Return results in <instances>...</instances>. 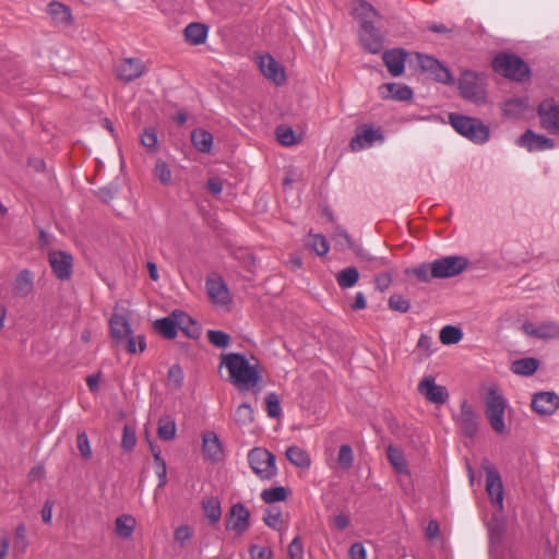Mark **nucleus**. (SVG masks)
<instances>
[{
  "instance_id": "obj_1",
  "label": "nucleus",
  "mask_w": 559,
  "mask_h": 559,
  "mask_svg": "<svg viewBox=\"0 0 559 559\" xmlns=\"http://www.w3.org/2000/svg\"><path fill=\"white\" fill-rule=\"evenodd\" d=\"M221 366L227 369L230 382L241 391L253 389L262 380L259 361L253 357L249 359L239 353L224 354Z\"/></svg>"
},
{
  "instance_id": "obj_2",
  "label": "nucleus",
  "mask_w": 559,
  "mask_h": 559,
  "mask_svg": "<svg viewBox=\"0 0 559 559\" xmlns=\"http://www.w3.org/2000/svg\"><path fill=\"white\" fill-rule=\"evenodd\" d=\"M449 123L460 135L474 144L483 145L490 139V128L478 118L450 114Z\"/></svg>"
},
{
  "instance_id": "obj_3",
  "label": "nucleus",
  "mask_w": 559,
  "mask_h": 559,
  "mask_svg": "<svg viewBox=\"0 0 559 559\" xmlns=\"http://www.w3.org/2000/svg\"><path fill=\"white\" fill-rule=\"evenodd\" d=\"M248 463L261 480H271L277 475L275 455L264 448H253L248 453Z\"/></svg>"
},
{
  "instance_id": "obj_4",
  "label": "nucleus",
  "mask_w": 559,
  "mask_h": 559,
  "mask_svg": "<svg viewBox=\"0 0 559 559\" xmlns=\"http://www.w3.org/2000/svg\"><path fill=\"white\" fill-rule=\"evenodd\" d=\"M508 406V401L496 389L490 388L485 399V412L491 428L497 433L506 431L504 413Z\"/></svg>"
},
{
  "instance_id": "obj_5",
  "label": "nucleus",
  "mask_w": 559,
  "mask_h": 559,
  "mask_svg": "<svg viewBox=\"0 0 559 559\" xmlns=\"http://www.w3.org/2000/svg\"><path fill=\"white\" fill-rule=\"evenodd\" d=\"M493 70L506 78L522 81L530 74L528 66L512 53L498 55L492 61Z\"/></svg>"
},
{
  "instance_id": "obj_6",
  "label": "nucleus",
  "mask_w": 559,
  "mask_h": 559,
  "mask_svg": "<svg viewBox=\"0 0 559 559\" xmlns=\"http://www.w3.org/2000/svg\"><path fill=\"white\" fill-rule=\"evenodd\" d=\"M459 90L463 98L475 104H481L486 99L485 78L480 73L464 71L459 80Z\"/></svg>"
},
{
  "instance_id": "obj_7",
  "label": "nucleus",
  "mask_w": 559,
  "mask_h": 559,
  "mask_svg": "<svg viewBox=\"0 0 559 559\" xmlns=\"http://www.w3.org/2000/svg\"><path fill=\"white\" fill-rule=\"evenodd\" d=\"M468 265L467 258L463 255H447L430 263L433 278H448L460 275Z\"/></svg>"
},
{
  "instance_id": "obj_8",
  "label": "nucleus",
  "mask_w": 559,
  "mask_h": 559,
  "mask_svg": "<svg viewBox=\"0 0 559 559\" xmlns=\"http://www.w3.org/2000/svg\"><path fill=\"white\" fill-rule=\"evenodd\" d=\"M383 142L384 135L380 128H374L372 124H362L356 129L355 135L349 142V147L353 152H360Z\"/></svg>"
},
{
  "instance_id": "obj_9",
  "label": "nucleus",
  "mask_w": 559,
  "mask_h": 559,
  "mask_svg": "<svg viewBox=\"0 0 559 559\" xmlns=\"http://www.w3.org/2000/svg\"><path fill=\"white\" fill-rule=\"evenodd\" d=\"M483 468L486 472V491L490 501L499 512L503 510V485L496 467L488 461H485Z\"/></svg>"
},
{
  "instance_id": "obj_10",
  "label": "nucleus",
  "mask_w": 559,
  "mask_h": 559,
  "mask_svg": "<svg viewBox=\"0 0 559 559\" xmlns=\"http://www.w3.org/2000/svg\"><path fill=\"white\" fill-rule=\"evenodd\" d=\"M416 58L421 71L427 73L431 79L444 84H454V79L450 70L439 60L423 53H416Z\"/></svg>"
},
{
  "instance_id": "obj_11",
  "label": "nucleus",
  "mask_w": 559,
  "mask_h": 559,
  "mask_svg": "<svg viewBox=\"0 0 559 559\" xmlns=\"http://www.w3.org/2000/svg\"><path fill=\"white\" fill-rule=\"evenodd\" d=\"M417 390L429 403L443 405L449 400L448 389L444 385L437 384L432 376L423 377L417 385Z\"/></svg>"
},
{
  "instance_id": "obj_12",
  "label": "nucleus",
  "mask_w": 559,
  "mask_h": 559,
  "mask_svg": "<svg viewBox=\"0 0 559 559\" xmlns=\"http://www.w3.org/2000/svg\"><path fill=\"white\" fill-rule=\"evenodd\" d=\"M540 127L549 133H559V105L555 99H546L538 106Z\"/></svg>"
},
{
  "instance_id": "obj_13",
  "label": "nucleus",
  "mask_w": 559,
  "mask_h": 559,
  "mask_svg": "<svg viewBox=\"0 0 559 559\" xmlns=\"http://www.w3.org/2000/svg\"><path fill=\"white\" fill-rule=\"evenodd\" d=\"M145 71L146 68L144 63L138 58L121 59L115 67L117 79L126 83L139 79Z\"/></svg>"
},
{
  "instance_id": "obj_14",
  "label": "nucleus",
  "mask_w": 559,
  "mask_h": 559,
  "mask_svg": "<svg viewBox=\"0 0 559 559\" xmlns=\"http://www.w3.org/2000/svg\"><path fill=\"white\" fill-rule=\"evenodd\" d=\"M516 145L526 148L530 153L552 150L556 142L545 135L538 134L533 130H526L515 141Z\"/></svg>"
},
{
  "instance_id": "obj_15",
  "label": "nucleus",
  "mask_w": 559,
  "mask_h": 559,
  "mask_svg": "<svg viewBox=\"0 0 559 559\" xmlns=\"http://www.w3.org/2000/svg\"><path fill=\"white\" fill-rule=\"evenodd\" d=\"M48 260L53 274L60 281H67L71 277L73 271V257L71 253L55 250L49 252Z\"/></svg>"
},
{
  "instance_id": "obj_16",
  "label": "nucleus",
  "mask_w": 559,
  "mask_h": 559,
  "mask_svg": "<svg viewBox=\"0 0 559 559\" xmlns=\"http://www.w3.org/2000/svg\"><path fill=\"white\" fill-rule=\"evenodd\" d=\"M523 332L533 338L537 340H548L555 337L559 328L554 321H526L522 324Z\"/></svg>"
},
{
  "instance_id": "obj_17",
  "label": "nucleus",
  "mask_w": 559,
  "mask_h": 559,
  "mask_svg": "<svg viewBox=\"0 0 559 559\" xmlns=\"http://www.w3.org/2000/svg\"><path fill=\"white\" fill-rule=\"evenodd\" d=\"M359 39L362 47L371 52L378 53L382 49L383 39L378 28L372 23L365 22L360 26Z\"/></svg>"
},
{
  "instance_id": "obj_18",
  "label": "nucleus",
  "mask_w": 559,
  "mask_h": 559,
  "mask_svg": "<svg viewBox=\"0 0 559 559\" xmlns=\"http://www.w3.org/2000/svg\"><path fill=\"white\" fill-rule=\"evenodd\" d=\"M206 290L211 301L215 305L228 306L231 302L229 289L222 277L207 278Z\"/></svg>"
},
{
  "instance_id": "obj_19",
  "label": "nucleus",
  "mask_w": 559,
  "mask_h": 559,
  "mask_svg": "<svg viewBox=\"0 0 559 559\" xmlns=\"http://www.w3.org/2000/svg\"><path fill=\"white\" fill-rule=\"evenodd\" d=\"M531 110L526 97H512L501 105L502 116L507 120H521Z\"/></svg>"
},
{
  "instance_id": "obj_20",
  "label": "nucleus",
  "mask_w": 559,
  "mask_h": 559,
  "mask_svg": "<svg viewBox=\"0 0 559 559\" xmlns=\"http://www.w3.org/2000/svg\"><path fill=\"white\" fill-rule=\"evenodd\" d=\"M455 420L467 437H473L476 435L478 429L477 415L473 407L467 403V401L462 402L460 413Z\"/></svg>"
},
{
  "instance_id": "obj_21",
  "label": "nucleus",
  "mask_w": 559,
  "mask_h": 559,
  "mask_svg": "<svg viewBox=\"0 0 559 559\" xmlns=\"http://www.w3.org/2000/svg\"><path fill=\"white\" fill-rule=\"evenodd\" d=\"M559 407V396L554 392H540L533 396L532 408L539 415H551Z\"/></svg>"
},
{
  "instance_id": "obj_22",
  "label": "nucleus",
  "mask_w": 559,
  "mask_h": 559,
  "mask_svg": "<svg viewBox=\"0 0 559 559\" xmlns=\"http://www.w3.org/2000/svg\"><path fill=\"white\" fill-rule=\"evenodd\" d=\"M259 67L263 75L272 80L276 85H281L285 82V71L272 56H260Z\"/></svg>"
},
{
  "instance_id": "obj_23",
  "label": "nucleus",
  "mask_w": 559,
  "mask_h": 559,
  "mask_svg": "<svg viewBox=\"0 0 559 559\" xmlns=\"http://www.w3.org/2000/svg\"><path fill=\"white\" fill-rule=\"evenodd\" d=\"M250 512L242 503H236L231 507L227 527L235 531L238 535L243 534L249 527Z\"/></svg>"
},
{
  "instance_id": "obj_24",
  "label": "nucleus",
  "mask_w": 559,
  "mask_h": 559,
  "mask_svg": "<svg viewBox=\"0 0 559 559\" xmlns=\"http://www.w3.org/2000/svg\"><path fill=\"white\" fill-rule=\"evenodd\" d=\"M202 451L205 457L212 462H218L223 459V447L214 431H205L202 435Z\"/></svg>"
},
{
  "instance_id": "obj_25",
  "label": "nucleus",
  "mask_w": 559,
  "mask_h": 559,
  "mask_svg": "<svg viewBox=\"0 0 559 559\" xmlns=\"http://www.w3.org/2000/svg\"><path fill=\"white\" fill-rule=\"evenodd\" d=\"M382 59L392 76H400L404 73L406 52L403 49L395 48L386 50Z\"/></svg>"
},
{
  "instance_id": "obj_26",
  "label": "nucleus",
  "mask_w": 559,
  "mask_h": 559,
  "mask_svg": "<svg viewBox=\"0 0 559 559\" xmlns=\"http://www.w3.org/2000/svg\"><path fill=\"white\" fill-rule=\"evenodd\" d=\"M109 330L112 338L122 341L132 333L126 314L115 311L109 320Z\"/></svg>"
},
{
  "instance_id": "obj_27",
  "label": "nucleus",
  "mask_w": 559,
  "mask_h": 559,
  "mask_svg": "<svg viewBox=\"0 0 559 559\" xmlns=\"http://www.w3.org/2000/svg\"><path fill=\"white\" fill-rule=\"evenodd\" d=\"M383 98L405 102L413 98V91L409 86L400 83H386L379 87Z\"/></svg>"
},
{
  "instance_id": "obj_28",
  "label": "nucleus",
  "mask_w": 559,
  "mask_h": 559,
  "mask_svg": "<svg viewBox=\"0 0 559 559\" xmlns=\"http://www.w3.org/2000/svg\"><path fill=\"white\" fill-rule=\"evenodd\" d=\"M386 456L390 464L397 474L409 476L408 464L402 449L394 445H389L386 448Z\"/></svg>"
},
{
  "instance_id": "obj_29",
  "label": "nucleus",
  "mask_w": 559,
  "mask_h": 559,
  "mask_svg": "<svg viewBox=\"0 0 559 559\" xmlns=\"http://www.w3.org/2000/svg\"><path fill=\"white\" fill-rule=\"evenodd\" d=\"M47 12L57 25L67 26L71 23L72 15L69 7L61 2L52 1L48 4Z\"/></svg>"
},
{
  "instance_id": "obj_30",
  "label": "nucleus",
  "mask_w": 559,
  "mask_h": 559,
  "mask_svg": "<svg viewBox=\"0 0 559 559\" xmlns=\"http://www.w3.org/2000/svg\"><path fill=\"white\" fill-rule=\"evenodd\" d=\"M136 521L130 514H121L115 521V534L122 539H129L135 530Z\"/></svg>"
},
{
  "instance_id": "obj_31",
  "label": "nucleus",
  "mask_w": 559,
  "mask_h": 559,
  "mask_svg": "<svg viewBox=\"0 0 559 559\" xmlns=\"http://www.w3.org/2000/svg\"><path fill=\"white\" fill-rule=\"evenodd\" d=\"M177 330H181L187 336L195 338L200 334L198 323L187 313L182 311H175Z\"/></svg>"
},
{
  "instance_id": "obj_32",
  "label": "nucleus",
  "mask_w": 559,
  "mask_h": 559,
  "mask_svg": "<svg viewBox=\"0 0 559 559\" xmlns=\"http://www.w3.org/2000/svg\"><path fill=\"white\" fill-rule=\"evenodd\" d=\"M353 15L360 22V25L365 22L372 23L377 16L374 8L366 1L356 0L353 3Z\"/></svg>"
},
{
  "instance_id": "obj_33",
  "label": "nucleus",
  "mask_w": 559,
  "mask_h": 559,
  "mask_svg": "<svg viewBox=\"0 0 559 559\" xmlns=\"http://www.w3.org/2000/svg\"><path fill=\"white\" fill-rule=\"evenodd\" d=\"M15 295L26 297L33 290V275L28 270H22L13 283Z\"/></svg>"
},
{
  "instance_id": "obj_34",
  "label": "nucleus",
  "mask_w": 559,
  "mask_h": 559,
  "mask_svg": "<svg viewBox=\"0 0 559 559\" xmlns=\"http://www.w3.org/2000/svg\"><path fill=\"white\" fill-rule=\"evenodd\" d=\"M154 329L169 340L175 338L178 334L175 311L168 317L155 320Z\"/></svg>"
},
{
  "instance_id": "obj_35",
  "label": "nucleus",
  "mask_w": 559,
  "mask_h": 559,
  "mask_svg": "<svg viewBox=\"0 0 559 559\" xmlns=\"http://www.w3.org/2000/svg\"><path fill=\"white\" fill-rule=\"evenodd\" d=\"M287 460L295 466L300 468H309L311 464L310 455L300 447L292 445L286 450Z\"/></svg>"
},
{
  "instance_id": "obj_36",
  "label": "nucleus",
  "mask_w": 559,
  "mask_h": 559,
  "mask_svg": "<svg viewBox=\"0 0 559 559\" xmlns=\"http://www.w3.org/2000/svg\"><path fill=\"white\" fill-rule=\"evenodd\" d=\"M207 37V27L201 23H191L185 28V38L191 45H201Z\"/></svg>"
},
{
  "instance_id": "obj_37",
  "label": "nucleus",
  "mask_w": 559,
  "mask_h": 559,
  "mask_svg": "<svg viewBox=\"0 0 559 559\" xmlns=\"http://www.w3.org/2000/svg\"><path fill=\"white\" fill-rule=\"evenodd\" d=\"M539 367V361L536 358L526 357L514 360L511 364V371L519 376H532Z\"/></svg>"
},
{
  "instance_id": "obj_38",
  "label": "nucleus",
  "mask_w": 559,
  "mask_h": 559,
  "mask_svg": "<svg viewBox=\"0 0 559 559\" xmlns=\"http://www.w3.org/2000/svg\"><path fill=\"white\" fill-rule=\"evenodd\" d=\"M176 420L171 415H164L158 419L157 435L164 441H171L176 437Z\"/></svg>"
},
{
  "instance_id": "obj_39",
  "label": "nucleus",
  "mask_w": 559,
  "mask_h": 559,
  "mask_svg": "<svg viewBox=\"0 0 559 559\" xmlns=\"http://www.w3.org/2000/svg\"><path fill=\"white\" fill-rule=\"evenodd\" d=\"M305 245L318 255H325L330 251L329 241L321 234L309 233L305 239Z\"/></svg>"
},
{
  "instance_id": "obj_40",
  "label": "nucleus",
  "mask_w": 559,
  "mask_h": 559,
  "mask_svg": "<svg viewBox=\"0 0 559 559\" xmlns=\"http://www.w3.org/2000/svg\"><path fill=\"white\" fill-rule=\"evenodd\" d=\"M337 285L343 289H348L354 287L359 280V272L356 267L349 266L344 270H341L336 276Z\"/></svg>"
},
{
  "instance_id": "obj_41",
  "label": "nucleus",
  "mask_w": 559,
  "mask_h": 559,
  "mask_svg": "<svg viewBox=\"0 0 559 559\" xmlns=\"http://www.w3.org/2000/svg\"><path fill=\"white\" fill-rule=\"evenodd\" d=\"M191 141L194 147L203 153L210 152L213 145L212 134L203 129L194 130L191 133Z\"/></svg>"
},
{
  "instance_id": "obj_42",
  "label": "nucleus",
  "mask_w": 559,
  "mask_h": 559,
  "mask_svg": "<svg viewBox=\"0 0 559 559\" xmlns=\"http://www.w3.org/2000/svg\"><path fill=\"white\" fill-rule=\"evenodd\" d=\"M205 516L211 523H217L222 516L221 501L218 498L209 497L202 502Z\"/></svg>"
},
{
  "instance_id": "obj_43",
  "label": "nucleus",
  "mask_w": 559,
  "mask_h": 559,
  "mask_svg": "<svg viewBox=\"0 0 559 559\" xmlns=\"http://www.w3.org/2000/svg\"><path fill=\"white\" fill-rule=\"evenodd\" d=\"M463 337V332L454 325H445L440 330L439 338L443 345L457 344Z\"/></svg>"
},
{
  "instance_id": "obj_44",
  "label": "nucleus",
  "mask_w": 559,
  "mask_h": 559,
  "mask_svg": "<svg viewBox=\"0 0 559 559\" xmlns=\"http://www.w3.org/2000/svg\"><path fill=\"white\" fill-rule=\"evenodd\" d=\"M234 420L240 426H248L253 421V408L249 403L240 404L234 412Z\"/></svg>"
},
{
  "instance_id": "obj_45",
  "label": "nucleus",
  "mask_w": 559,
  "mask_h": 559,
  "mask_svg": "<svg viewBox=\"0 0 559 559\" xmlns=\"http://www.w3.org/2000/svg\"><path fill=\"white\" fill-rule=\"evenodd\" d=\"M275 134L278 142L285 146H292L299 142V138L296 135L295 131L286 126L277 127Z\"/></svg>"
},
{
  "instance_id": "obj_46",
  "label": "nucleus",
  "mask_w": 559,
  "mask_h": 559,
  "mask_svg": "<svg viewBox=\"0 0 559 559\" xmlns=\"http://www.w3.org/2000/svg\"><path fill=\"white\" fill-rule=\"evenodd\" d=\"M261 498L265 503H274L284 501L287 498V491L284 487H273L269 489H264L261 492Z\"/></svg>"
},
{
  "instance_id": "obj_47",
  "label": "nucleus",
  "mask_w": 559,
  "mask_h": 559,
  "mask_svg": "<svg viewBox=\"0 0 559 559\" xmlns=\"http://www.w3.org/2000/svg\"><path fill=\"white\" fill-rule=\"evenodd\" d=\"M265 524L276 531H282L283 528V519L282 512L276 508H269L263 516Z\"/></svg>"
},
{
  "instance_id": "obj_48",
  "label": "nucleus",
  "mask_w": 559,
  "mask_h": 559,
  "mask_svg": "<svg viewBox=\"0 0 559 559\" xmlns=\"http://www.w3.org/2000/svg\"><path fill=\"white\" fill-rule=\"evenodd\" d=\"M154 176L163 183L168 185L171 181V169L166 162L157 159L154 166Z\"/></svg>"
},
{
  "instance_id": "obj_49",
  "label": "nucleus",
  "mask_w": 559,
  "mask_h": 559,
  "mask_svg": "<svg viewBox=\"0 0 559 559\" xmlns=\"http://www.w3.org/2000/svg\"><path fill=\"white\" fill-rule=\"evenodd\" d=\"M154 469L158 478L157 489H162L167 484V465L166 461L158 453L155 454Z\"/></svg>"
},
{
  "instance_id": "obj_50",
  "label": "nucleus",
  "mask_w": 559,
  "mask_h": 559,
  "mask_svg": "<svg viewBox=\"0 0 559 559\" xmlns=\"http://www.w3.org/2000/svg\"><path fill=\"white\" fill-rule=\"evenodd\" d=\"M123 341H127V349L130 354L142 353L146 348L145 336L142 334L135 337L132 332L130 336H127Z\"/></svg>"
},
{
  "instance_id": "obj_51",
  "label": "nucleus",
  "mask_w": 559,
  "mask_h": 559,
  "mask_svg": "<svg viewBox=\"0 0 559 559\" xmlns=\"http://www.w3.org/2000/svg\"><path fill=\"white\" fill-rule=\"evenodd\" d=\"M267 415L271 418H278L282 415V407L276 393H269L265 397Z\"/></svg>"
},
{
  "instance_id": "obj_52",
  "label": "nucleus",
  "mask_w": 559,
  "mask_h": 559,
  "mask_svg": "<svg viewBox=\"0 0 559 559\" xmlns=\"http://www.w3.org/2000/svg\"><path fill=\"white\" fill-rule=\"evenodd\" d=\"M354 462L353 450L348 444H343L340 448L337 455V463L343 469H348L352 467Z\"/></svg>"
},
{
  "instance_id": "obj_53",
  "label": "nucleus",
  "mask_w": 559,
  "mask_h": 559,
  "mask_svg": "<svg viewBox=\"0 0 559 559\" xmlns=\"http://www.w3.org/2000/svg\"><path fill=\"white\" fill-rule=\"evenodd\" d=\"M207 337L211 344L218 348H225L229 345L230 337L227 333L217 330H210Z\"/></svg>"
},
{
  "instance_id": "obj_54",
  "label": "nucleus",
  "mask_w": 559,
  "mask_h": 559,
  "mask_svg": "<svg viewBox=\"0 0 559 559\" xmlns=\"http://www.w3.org/2000/svg\"><path fill=\"white\" fill-rule=\"evenodd\" d=\"M352 249L355 251L358 258H360L364 261L373 262L377 267L385 266L389 263V261L385 258L372 257L369 252H367L357 243H355V248Z\"/></svg>"
},
{
  "instance_id": "obj_55",
  "label": "nucleus",
  "mask_w": 559,
  "mask_h": 559,
  "mask_svg": "<svg viewBox=\"0 0 559 559\" xmlns=\"http://www.w3.org/2000/svg\"><path fill=\"white\" fill-rule=\"evenodd\" d=\"M168 385L174 389L181 388L183 383V371L180 366L174 365L168 370V377H167Z\"/></svg>"
},
{
  "instance_id": "obj_56",
  "label": "nucleus",
  "mask_w": 559,
  "mask_h": 559,
  "mask_svg": "<svg viewBox=\"0 0 559 559\" xmlns=\"http://www.w3.org/2000/svg\"><path fill=\"white\" fill-rule=\"evenodd\" d=\"M76 447L84 460L92 457V449L87 435L84 431H80L76 436Z\"/></svg>"
},
{
  "instance_id": "obj_57",
  "label": "nucleus",
  "mask_w": 559,
  "mask_h": 559,
  "mask_svg": "<svg viewBox=\"0 0 559 559\" xmlns=\"http://www.w3.org/2000/svg\"><path fill=\"white\" fill-rule=\"evenodd\" d=\"M407 274L414 275L420 282H429L431 278L430 264L421 263L413 269L406 271Z\"/></svg>"
},
{
  "instance_id": "obj_58",
  "label": "nucleus",
  "mask_w": 559,
  "mask_h": 559,
  "mask_svg": "<svg viewBox=\"0 0 559 559\" xmlns=\"http://www.w3.org/2000/svg\"><path fill=\"white\" fill-rule=\"evenodd\" d=\"M389 307L391 310L405 313L409 310V301L401 295H392L389 298Z\"/></svg>"
},
{
  "instance_id": "obj_59",
  "label": "nucleus",
  "mask_w": 559,
  "mask_h": 559,
  "mask_svg": "<svg viewBox=\"0 0 559 559\" xmlns=\"http://www.w3.org/2000/svg\"><path fill=\"white\" fill-rule=\"evenodd\" d=\"M488 526L491 547L499 545L503 532V524L495 518V520Z\"/></svg>"
},
{
  "instance_id": "obj_60",
  "label": "nucleus",
  "mask_w": 559,
  "mask_h": 559,
  "mask_svg": "<svg viewBox=\"0 0 559 559\" xmlns=\"http://www.w3.org/2000/svg\"><path fill=\"white\" fill-rule=\"evenodd\" d=\"M334 240L336 242V246H338L341 249L355 248V242L344 229H337L335 231Z\"/></svg>"
},
{
  "instance_id": "obj_61",
  "label": "nucleus",
  "mask_w": 559,
  "mask_h": 559,
  "mask_svg": "<svg viewBox=\"0 0 559 559\" xmlns=\"http://www.w3.org/2000/svg\"><path fill=\"white\" fill-rule=\"evenodd\" d=\"M141 143L148 150H155L157 146V133L154 129L148 128L141 134Z\"/></svg>"
},
{
  "instance_id": "obj_62",
  "label": "nucleus",
  "mask_w": 559,
  "mask_h": 559,
  "mask_svg": "<svg viewBox=\"0 0 559 559\" xmlns=\"http://www.w3.org/2000/svg\"><path fill=\"white\" fill-rule=\"evenodd\" d=\"M289 559H304V546L299 537H295L288 546Z\"/></svg>"
},
{
  "instance_id": "obj_63",
  "label": "nucleus",
  "mask_w": 559,
  "mask_h": 559,
  "mask_svg": "<svg viewBox=\"0 0 559 559\" xmlns=\"http://www.w3.org/2000/svg\"><path fill=\"white\" fill-rule=\"evenodd\" d=\"M251 559H271L272 550L269 547L253 545L250 547Z\"/></svg>"
},
{
  "instance_id": "obj_64",
  "label": "nucleus",
  "mask_w": 559,
  "mask_h": 559,
  "mask_svg": "<svg viewBox=\"0 0 559 559\" xmlns=\"http://www.w3.org/2000/svg\"><path fill=\"white\" fill-rule=\"evenodd\" d=\"M349 559H367V551L361 543H354L348 550Z\"/></svg>"
}]
</instances>
